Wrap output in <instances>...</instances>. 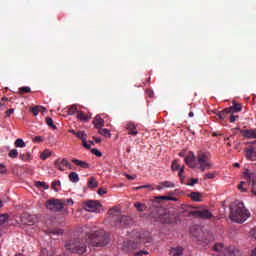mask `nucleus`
<instances>
[{
    "mask_svg": "<svg viewBox=\"0 0 256 256\" xmlns=\"http://www.w3.org/2000/svg\"><path fill=\"white\" fill-rule=\"evenodd\" d=\"M92 247H105L109 244V236L103 231H96L87 236V238L79 239L74 238L65 243V249L70 251V253H78V255H83L87 251V244Z\"/></svg>",
    "mask_w": 256,
    "mask_h": 256,
    "instance_id": "nucleus-1",
    "label": "nucleus"
},
{
    "mask_svg": "<svg viewBox=\"0 0 256 256\" xmlns=\"http://www.w3.org/2000/svg\"><path fill=\"white\" fill-rule=\"evenodd\" d=\"M235 208L231 209L230 219L234 223H245L249 217H251V213L247 208H245V204L240 201L235 202Z\"/></svg>",
    "mask_w": 256,
    "mask_h": 256,
    "instance_id": "nucleus-2",
    "label": "nucleus"
},
{
    "mask_svg": "<svg viewBox=\"0 0 256 256\" xmlns=\"http://www.w3.org/2000/svg\"><path fill=\"white\" fill-rule=\"evenodd\" d=\"M216 256H239V250L233 246L225 247L223 243H217L213 247Z\"/></svg>",
    "mask_w": 256,
    "mask_h": 256,
    "instance_id": "nucleus-3",
    "label": "nucleus"
},
{
    "mask_svg": "<svg viewBox=\"0 0 256 256\" xmlns=\"http://www.w3.org/2000/svg\"><path fill=\"white\" fill-rule=\"evenodd\" d=\"M65 205L59 199H51L46 201V208L48 211H52L53 213H58V211H63Z\"/></svg>",
    "mask_w": 256,
    "mask_h": 256,
    "instance_id": "nucleus-4",
    "label": "nucleus"
},
{
    "mask_svg": "<svg viewBox=\"0 0 256 256\" xmlns=\"http://www.w3.org/2000/svg\"><path fill=\"white\" fill-rule=\"evenodd\" d=\"M187 166L195 169L196 171H206L211 169V163L207 161H187Z\"/></svg>",
    "mask_w": 256,
    "mask_h": 256,
    "instance_id": "nucleus-5",
    "label": "nucleus"
},
{
    "mask_svg": "<svg viewBox=\"0 0 256 256\" xmlns=\"http://www.w3.org/2000/svg\"><path fill=\"white\" fill-rule=\"evenodd\" d=\"M85 210L89 213H99L101 211V203L97 201H88L85 203Z\"/></svg>",
    "mask_w": 256,
    "mask_h": 256,
    "instance_id": "nucleus-6",
    "label": "nucleus"
},
{
    "mask_svg": "<svg viewBox=\"0 0 256 256\" xmlns=\"http://www.w3.org/2000/svg\"><path fill=\"white\" fill-rule=\"evenodd\" d=\"M179 157H182V159H184V161H195V153H193L187 149L180 151Z\"/></svg>",
    "mask_w": 256,
    "mask_h": 256,
    "instance_id": "nucleus-7",
    "label": "nucleus"
},
{
    "mask_svg": "<svg viewBox=\"0 0 256 256\" xmlns=\"http://www.w3.org/2000/svg\"><path fill=\"white\" fill-rule=\"evenodd\" d=\"M244 139H256V128L254 129H243L240 131Z\"/></svg>",
    "mask_w": 256,
    "mask_h": 256,
    "instance_id": "nucleus-8",
    "label": "nucleus"
},
{
    "mask_svg": "<svg viewBox=\"0 0 256 256\" xmlns=\"http://www.w3.org/2000/svg\"><path fill=\"white\" fill-rule=\"evenodd\" d=\"M157 191H163V189H175V182L163 181L156 186Z\"/></svg>",
    "mask_w": 256,
    "mask_h": 256,
    "instance_id": "nucleus-9",
    "label": "nucleus"
},
{
    "mask_svg": "<svg viewBox=\"0 0 256 256\" xmlns=\"http://www.w3.org/2000/svg\"><path fill=\"white\" fill-rule=\"evenodd\" d=\"M21 223H23V225H33V223H35V217L28 213H24L21 216Z\"/></svg>",
    "mask_w": 256,
    "mask_h": 256,
    "instance_id": "nucleus-10",
    "label": "nucleus"
},
{
    "mask_svg": "<svg viewBox=\"0 0 256 256\" xmlns=\"http://www.w3.org/2000/svg\"><path fill=\"white\" fill-rule=\"evenodd\" d=\"M226 111H230V114L241 113V111H243V106L233 101L232 106L228 107Z\"/></svg>",
    "mask_w": 256,
    "mask_h": 256,
    "instance_id": "nucleus-11",
    "label": "nucleus"
},
{
    "mask_svg": "<svg viewBox=\"0 0 256 256\" xmlns=\"http://www.w3.org/2000/svg\"><path fill=\"white\" fill-rule=\"evenodd\" d=\"M244 177L249 181V183H252V186H255V178H256V174L251 172V170L246 169L243 172Z\"/></svg>",
    "mask_w": 256,
    "mask_h": 256,
    "instance_id": "nucleus-12",
    "label": "nucleus"
},
{
    "mask_svg": "<svg viewBox=\"0 0 256 256\" xmlns=\"http://www.w3.org/2000/svg\"><path fill=\"white\" fill-rule=\"evenodd\" d=\"M197 217H200V219H211L213 217V214L207 209L205 210H199L195 213Z\"/></svg>",
    "mask_w": 256,
    "mask_h": 256,
    "instance_id": "nucleus-13",
    "label": "nucleus"
},
{
    "mask_svg": "<svg viewBox=\"0 0 256 256\" xmlns=\"http://www.w3.org/2000/svg\"><path fill=\"white\" fill-rule=\"evenodd\" d=\"M183 253H185V249L181 246L172 247L170 249V255L171 256H182Z\"/></svg>",
    "mask_w": 256,
    "mask_h": 256,
    "instance_id": "nucleus-14",
    "label": "nucleus"
},
{
    "mask_svg": "<svg viewBox=\"0 0 256 256\" xmlns=\"http://www.w3.org/2000/svg\"><path fill=\"white\" fill-rule=\"evenodd\" d=\"M198 161H209L211 159V154L203 150L198 151Z\"/></svg>",
    "mask_w": 256,
    "mask_h": 256,
    "instance_id": "nucleus-15",
    "label": "nucleus"
},
{
    "mask_svg": "<svg viewBox=\"0 0 256 256\" xmlns=\"http://www.w3.org/2000/svg\"><path fill=\"white\" fill-rule=\"evenodd\" d=\"M126 129H127L129 135H138L139 134V131H137V126H135V124L133 122H129L126 125Z\"/></svg>",
    "mask_w": 256,
    "mask_h": 256,
    "instance_id": "nucleus-16",
    "label": "nucleus"
},
{
    "mask_svg": "<svg viewBox=\"0 0 256 256\" xmlns=\"http://www.w3.org/2000/svg\"><path fill=\"white\" fill-rule=\"evenodd\" d=\"M93 125L95 129H101V127H105V120H103V118L100 116H96L93 121Z\"/></svg>",
    "mask_w": 256,
    "mask_h": 256,
    "instance_id": "nucleus-17",
    "label": "nucleus"
},
{
    "mask_svg": "<svg viewBox=\"0 0 256 256\" xmlns=\"http://www.w3.org/2000/svg\"><path fill=\"white\" fill-rule=\"evenodd\" d=\"M245 151L247 159H253L254 157H256L255 148H253V146L246 148Z\"/></svg>",
    "mask_w": 256,
    "mask_h": 256,
    "instance_id": "nucleus-18",
    "label": "nucleus"
},
{
    "mask_svg": "<svg viewBox=\"0 0 256 256\" xmlns=\"http://www.w3.org/2000/svg\"><path fill=\"white\" fill-rule=\"evenodd\" d=\"M230 114H231V112L227 111V108H225L224 110L218 112L217 117H218V119L223 121V119H225L227 117V115H230Z\"/></svg>",
    "mask_w": 256,
    "mask_h": 256,
    "instance_id": "nucleus-19",
    "label": "nucleus"
},
{
    "mask_svg": "<svg viewBox=\"0 0 256 256\" xmlns=\"http://www.w3.org/2000/svg\"><path fill=\"white\" fill-rule=\"evenodd\" d=\"M98 133L99 135H103V137H111V131L107 128H99Z\"/></svg>",
    "mask_w": 256,
    "mask_h": 256,
    "instance_id": "nucleus-20",
    "label": "nucleus"
},
{
    "mask_svg": "<svg viewBox=\"0 0 256 256\" xmlns=\"http://www.w3.org/2000/svg\"><path fill=\"white\" fill-rule=\"evenodd\" d=\"M69 179L71 183H79V174L76 172H72L69 174Z\"/></svg>",
    "mask_w": 256,
    "mask_h": 256,
    "instance_id": "nucleus-21",
    "label": "nucleus"
},
{
    "mask_svg": "<svg viewBox=\"0 0 256 256\" xmlns=\"http://www.w3.org/2000/svg\"><path fill=\"white\" fill-rule=\"evenodd\" d=\"M77 119H79L80 121H89V116H87L83 111H79L77 113Z\"/></svg>",
    "mask_w": 256,
    "mask_h": 256,
    "instance_id": "nucleus-22",
    "label": "nucleus"
},
{
    "mask_svg": "<svg viewBox=\"0 0 256 256\" xmlns=\"http://www.w3.org/2000/svg\"><path fill=\"white\" fill-rule=\"evenodd\" d=\"M88 187H90V189H95L96 187H99V182H97L93 177L90 178V180L88 181Z\"/></svg>",
    "mask_w": 256,
    "mask_h": 256,
    "instance_id": "nucleus-23",
    "label": "nucleus"
},
{
    "mask_svg": "<svg viewBox=\"0 0 256 256\" xmlns=\"http://www.w3.org/2000/svg\"><path fill=\"white\" fill-rule=\"evenodd\" d=\"M27 145L25 144V141H23V139L18 138L16 139L15 143H14V147H19L20 149H23V147H26Z\"/></svg>",
    "mask_w": 256,
    "mask_h": 256,
    "instance_id": "nucleus-24",
    "label": "nucleus"
},
{
    "mask_svg": "<svg viewBox=\"0 0 256 256\" xmlns=\"http://www.w3.org/2000/svg\"><path fill=\"white\" fill-rule=\"evenodd\" d=\"M55 167L56 169H58L59 171H65L66 167H65V161H57L55 162Z\"/></svg>",
    "mask_w": 256,
    "mask_h": 256,
    "instance_id": "nucleus-25",
    "label": "nucleus"
},
{
    "mask_svg": "<svg viewBox=\"0 0 256 256\" xmlns=\"http://www.w3.org/2000/svg\"><path fill=\"white\" fill-rule=\"evenodd\" d=\"M190 197L191 199H193V201H196V202H201V194L199 192H192L190 194Z\"/></svg>",
    "mask_w": 256,
    "mask_h": 256,
    "instance_id": "nucleus-26",
    "label": "nucleus"
},
{
    "mask_svg": "<svg viewBox=\"0 0 256 256\" xmlns=\"http://www.w3.org/2000/svg\"><path fill=\"white\" fill-rule=\"evenodd\" d=\"M7 221H9V214H1L0 215V227H2V225H5V223H7Z\"/></svg>",
    "mask_w": 256,
    "mask_h": 256,
    "instance_id": "nucleus-27",
    "label": "nucleus"
},
{
    "mask_svg": "<svg viewBox=\"0 0 256 256\" xmlns=\"http://www.w3.org/2000/svg\"><path fill=\"white\" fill-rule=\"evenodd\" d=\"M74 164H76L77 167H81L82 169H89V164L85 161H74Z\"/></svg>",
    "mask_w": 256,
    "mask_h": 256,
    "instance_id": "nucleus-28",
    "label": "nucleus"
},
{
    "mask_svg": "<svg viewBox=\"0 0 256 256\" xmlns=\"http://www.w3.org/2000/svg\"><path fill=\"white\" fill-rule=\"evenodd\" d=\"M50 155H51V151L50 150H44L40 154V159H42V161H45V159H49Z\"/></svg>",
    "mask_w": 256,
    "mask_h": 256,
    "instance_id": "nucleus-29",
    "label": "nucleus"
},
{
    "mask_svg": "<svg viewBox=\"0 0 256 256\" xmlns=\"http://www.w3.org/2000/svg\"><path fill=\"white\" fill-rule=\"evenodd\" d=\"M59 187H61V181L60 180H56V181L52 182V189L56 193H59Z\"/></svg>",
    "mask_w": 256,
    "mask_h": 256,
    "instance_id": "nucleus-30",
    "label": "nucleus"
},
{
    "mask_svg": "<svg viewBox=\"0 0 256 256\" xmlns=\"http://www.w3.org/2000/svg\"><path fill=\"white\" fill-rule=\"evenodd\" d=\"M46 124L48 125V127H51V129H57V126L53 123V118L51 117L46 118Z\"/></svg>",
    "mask_w": 256,
    "mask_h": 256,
    "instance_id": "nucleus-31",
    "label": "nucleus"
},
{
    "mask_svg": "<svg viewBox=\"0 0 256 256\" xmlns=\"http://www.w3.org/2000/svg\"><path fill=\"white\" fill-rule=\"evenodd\" d=\"M8 155L9 157H11V159H17V157H19V152L17 151V149H12L10 150Z\"/></svg>",
    "mask_w": 256,
    "mask_h": 256,
    "instance_id": "nucleus-32",
    "label": "nucleus"
},
{
    "mask_svg": "<svg viewBox=\"0 0 256 256\" xmlns=\"http://www.w3.org/2000/svg\"><path fill=\"white\" fill-rule=\"evenodd\" d=\"M178 171V177H180L181 183H183L185 181V176L183 175L185 173V166H182Z\"/></svg>",
    "mask_w": 256,
    "mask_h": 256,
    "instance_id": "nucleus-33",
    "label": "nucleus"
},
{
    "mask_svg": "<svg viewBox=\"0 0 256 256\" xmlns=\"http://www.w3.org/2000/svg\"><path fill=\"white\" fill-rule=\"evenodd\" d=\"M31 113L37 117V115H39V112L41 111V106H35L30 108Z\"/></svg>",
    "mask_w": 256,
    "mask_h": 256,
    "instance_id": "nucleus-34",
    "label": "nucleus"
},
{
    "mask_svg": "<svg viewBox=\"0 0 256 256\" xmlns=\"http://www.w3.org/2000/svg\"><path fill=\"white\" fill-rule=\"evenodd\" d=\"M20 95H25V93H31V88L29 86H24L19 88Z\"/></svg>",
    "mask_w": 256,
    "mask_h": 256,
    "instance_id": "nucleus-35",
    "label": "nucleus"
},
{
    "mask_svg": "<svg viewBox=\"0 0 256 256\" xmlns=\"http://www.w3.org/2000/svg\"><path fill=\"white\" fill-rule=\"evenodd\" d=\"M76 137L84 141L85 139H87V134L85 133V131H79V132H76Z\"/></svg>",
    "mask_w": 256,
    "mask_h": 256,
    "instance_id": "nucleus-36",
    "label": "nucleus"
},
{
    "mask_svg": "<svg viewBox=\"0 0 256 256\" xmlns=\"http://www.w3.org/2000/svg\"><path fill=\"white\" fill-rule=\"evenodd\" d=\"M183 166L179 165L178 162H172L171 169L172 171H179Z\"/></svg>",
    "mask_w": 256,
    "mask_h": 256,
    "instance_id": "nucleus-37",
    "label": "nucleus"
},
{
    "mask_svg": "<svg viewBox=\"0 0 256 256\" xmlns=\"http://www.w3.org/2000/svg\"><path fill=\"white\" fill-rule=\"evenodd\" d=\"M20 159H22V161L31 160V153L27 152L26 154H20Z\"/></svg>",
    "mask_w": 256,
    "mask_h": 256,
    "instance_id": "nucleus-38",
    "label": "nucleus"
},
{
    "mask_svg": "<svg viewBox=\"0 0 256 256\" xmlns=\"http://www.w3.org/2000/svg\"><path fill=\"white\" fill-rule=\"evenodd\" d=\"M75 113H77V106L76 105L70 106L68 110V115H75Z\"/></svg>",
    "mask_w": 256,
    "mask_h": 256,
    "instance_id": "nucleus-39",
    "label": "nucleus"
},
{
    "mask_svg": "<svg viewBox=\"0 0 256 256\" xmlns=\"http://www.w3.org/2000/svg\"><path fill=\"white\" fill-rule=\"evenodd\" d=\"M36 187H43V189H45V190L49 189V185H47V183L41 182V181L36 182Z\"/></svg>",
    "mask_w": 256,
    "mask_h": 256,
    "instance_id": "nucleus-40",
    "label": "nucleus"
},
{
    "mask_svg": "<svg viewBox=\"0 0 256 256\" xmlns=\"http://www.w3.org/2000/svg\"><path fill=\"white\" fill-rule=\"evenodd\" d=\"M7 173V168L4 163H0V175H5Z\"/></svg>",
    "mask_w": 256,
    "mask_h": 256,
    "instance_id": "nucleus-41",
    "label": "nucleus"
},
{
    "mask_svg": "<svg viewBox=\"0 0 256 256\" xmlns=\"http://www.w3.org/2000/svg\"><path fill=\"white\" fill-rule=\"evenodd\" d=\"M197 183H199V179H197V178H192V179L190 180V183H187V185H188L189 187H193L194 185H197Z\"/></svg>",
    "mask_w": 256,
    "mask_h": 256,
    "instance_id": "nucleus-42",
    "label": "nucleus"
},
{
    "mask_svg": "<svg viewBox=\"0 0 256 256\" xmlns=\"http://www.w3.org/2000/svg\"><path fill=\"white\" fill-rule=\"evenodd\" d=\"M239 119V115L230 114V123H235Z\"/></svg>",
    "mask_w": 256,
    "mask_h": 256,
    "instance_id": "nucleus-43",
    "label": "nucleus"
},
{
    "mask_svg": "<svg viewBox=\"0 0 256 256\" xmlns=\"http://www.w3.org/2000/svg\"><path fill=\"white\" fill-rule=\"evenodd\" d=\"M135 207L138 211H143V208L145 207V205H143L141 202H137L135 204Z\"/></svg>",
    "mask_w": 256,
    "mask_h": 256,
    "instance_id": "nucleus-44",
    "label": "nucleus"
},
{
    "mask_svg": "<svg viewBox=\"0 0 256 256\" xmlns=\"http://www.w3.org/2000/svg\"><path fill=\"white\" fill-rule=\"evenodd\" d=\"M91 153L93 154V155H96V157H101V151H98L97 150V148H94V149H92L91 150Z\"/></svg>",
    "mask_w": 256,
    "mask_h": 256,
    "instance_id": "nucleus-45",
    "label": "nucleus"
},
{
    "mask_svg": "<svg viewBox=\"0 0 256 256\" xmlns=\"http://www.w3.org/2000/svg\"><path fill=\"white\" fill-rule=\"evenodd\" d=\"M82 145L85 149H91V145L87 143V139L82 140Z\"/></svg>",
    "mask_w": 256,
    "mask_h": 256,
    "instance_id": "nucleus-46",
    "label": "nucleus"
},
{
    "mask_svg": "<svg viewBox=\"0 0 256 256\" xmlns=\"http://www.w3.org/2000/svg\"><path fill=\"white\" fill-rule=\"evenodd\" d=\"M64 166L66 167V169H75V167L71 165V162L64 161Z\"/></svg>",
    "mask_w": 256,
    "mask_h": 256,
    "instance_id": "nucleus-47",
    "label": "nucleus"
},
{
    "mask_svg": "<svg viewBox=\"0 0 256 256\" xmlns=\"http://www.w3.org/2000/svg\"><path fill=\"white\" fill-rule=\"evenodd\" d=\"M15 113V109H8L6 111V117H11Z\"/></svg>",
    "mask_w": 256,
    "mask_h": 256,
    "instance_id": "nucleus-48",
    "label": "nucleus"
},
{
    "mask_svg": "<svg viewBox=\"0 0 256 256\" xmlns=\"http://www.w3.org/2000/svg\"><path fill=\"white\" fill-rule=\"evenodd\" d=\"M41 141H43V138H41V136H36L33 138L34 143H41Z\"/></svg>",
    "mask_w": 256,
    "mask_h": 256,
    "instance_id": "nucleus-49",
    "label": "nucleus"
},
{
    "mask_svg": "<svg viewBox=\"0 0 256 256\" xmlns=\"http://www.w3.org/2000/svg\"><path fill=\"white\" fill-rule=\"evenodd\" d=\"M107 190H105L104 188H99L98 189V195H106Z\"/></svg>",
    "mask_w": 256,
    "mask_h": 256,
    "instance_id": "nucleus-50",
    "label": "nucleus"
},
{
    "mask_svg": "<svg viewBox=\"0 0 256 256\" xmlns=\"http://www.w3.org/2000/svg\"><path fill=\"white\" fill-rule=\"evenodd\" d=\"M205 179H215V175L213 173H207Z\"/></svg>",
    "mask_w": 256,
    "mask_h": 256,
    "instance_id": "nucleus-51",
    "label": "nucleus"
},
{
    "mask_svg": "<svg viewBox=\"0 0 256 256\" xmlns=\"http://www.w3.org/2000/svg\"><path fill=\"white\" fill-rule=\"evenodd\" d=\"M156 199H161L162 201H169V196H157Z\"/></svg>",
    "mask_w": 256,
    "mask_h": 256,
    "instance_id": "nucleus-52",
    "label": "nucleus"
},
{
    "mask_svg": "<svg viewBox=\"0 0 256 256\" xmlns=\"http://www.w3.org/2000/svg\"><path fill=\"white\" fill-rule=\"evenodd\" d=\"M52 233H53V235H63V230H61V229L55 230Z\"/></svg>",
    "mask_w": 256,
    "mask_h": 256,
    "instance_id": "nucleus-53",
    "label": "nucleus"
},
{
    "mask_svg": "<svg viewBox=\"0 0 256 256\" xmlns=\"http://www.w3.org/2000/svg\"><path fill=\"white\" fill-rule=\"evenodd\" d=\"M127 179H129L130 181H135V179H137V176H131L129 174H126Z\"/></svg>",
    "mask_w": 256,
    "mask_h": 256,
    "instance_id": "nucleus-54",
    "label": "nucleus"
},
{
    "mask_svg": "<svg viewBox=\"0 0 256 256\" xmlns=\"http://www.w3.org/2000/svg\"><path fill=\"white\" fill-rule=\"evenodd\" d=\"M142 189H152V191L155 189L151 186V184L148 185H142Z\"/></svg>",
    "mask_w": 256,
    "mask_h": 256,
    "instance_id": "nucleus-55",
    "label": "nucleus"
},
{
    "mask_svg": "<svg viewBox=\"0 0 256 256\" xmlns=\"http://www.w3.org/2000/svg\"><path fill=\"white\" fill-rule=\"evenodd\" d=\"M125 221H127V217L126 216H122L120 218V223L123 224V223H125Z\"/></svg>",
    "mask_w": 256,
    "mask_h": 256,
    "instance_id": "nucleus-56",
    "label": "nucleus"
},
{
    "mask_svg": "<svg viewBox=\"0 0 256 256\" xmlns=\"http://www.w3.org/2000/svg\"><path fill=\"white\" fill-rule=\"evenodd\" d=\"M238 189H240V191H242L243 193L247 192V189L243 188L242 184L238 186Z\"/></svg>",
    "mask_w": 256,
    "mask_h": 256,
    "instance_id": "nucleus-57",
    "label": "nucleus"
},
{
    "mask_svg": "<svg viewBox=\"0 0 256 256\" xmlns=\"http://www.w3.org/2000/svg\"><path fill=\"white\" fill-rule=\"evenodd\" d=\"M114 213H117V208H112V209L109 211V214H110V215H114Z\"/></svg>",
    "mask_w": 256,
    "mask_h": 256,
    "instance_id": "nucleus-58",
    "label": "nucleus"
},
{
    "mask_svg": "<svg viewBox=\"0 0 256 256\" xmlns=\"http://www.w3.org/2000/svg\"><path fill=\"white\" fill-rule=\"evenodd\" d=\"M168 201H179V200L177 199V197H169L168 196Z\"/></svg>",
    "mask_w": 256,
    "mask_h": 256,
    "instance_id": "nucleus-59",
    "label": "nucleus"
},
{
    "mask_svg": "<svg viewBox=\"0 0 256 256\" xmlns=\"http://www.w3.org/2000/svg\"><path fill=\"white\" fill-rule=\"evenodd\" d=\"M66 203H67V205H73L74 204L73 199H68L66 201Z\"/></svg>",
    "mask_w": 256,
    "mask_h": 256,
    "instance_id": "nucleus-60",
    "label": "nucleus"
},
{
    "mask_svg": "<svg viewBox=\"0 0 256 256\" xmlns=\"http://www.w3.org/2000/svg\"><path fill=\"white\" fill-rule=\"evenodd\" d=\"M93 139L96 143H101L102 141L101 138H97V137H93Z\"/></svg>",
    "mask_w": 256,
    "mask_h": 256,
    "instance_id": "nucleus-61",
    "label": "nucleus"
},
{
    "mask_svg": "<svg viewBox=\"0 0 256 256\" xmlns=\"http://www.w3.org/2000/svg\"><path fill=\"white\" fill-rule=\"evenodd\" d=\"M219 135H221V133H219V132H213V133H212V136H213V137H219Z\"/></svg>",
    "mask_w": 256,
    "mask_h": 256,
    "instance_id": "nucleus-62",
    "label": "nucleus"
},
{
    "mask_svg": "<svg viewBox=\"0 0 256 256\" xmlns=\"http://www.w3.org/2000/svg\"><path fill=\"white\" fill-rule=\"evenodd\" d=\"M188 117H195V114L193 112H189Z\"/></svg>",
    "mask_w": 256,
    "mask_h": 256,
    "instance_id": "nucleus-63",
    "label": "nucleus"
},
{
    "mask_svg": "<svg viewBox=\"0 0 256 256\" xmlns=\"http://www.w3.org/2000/svg\"><path fill=\"white\" fill-rule=\"evenodd\" d=\"M251 256H256V248L252 251Z\"/></svg>",
    "mask_w": 256,
    "mask_h": 256,
    "instance_id": "nucleus-64",
    "label": "nucleus"
}]
</instances>
